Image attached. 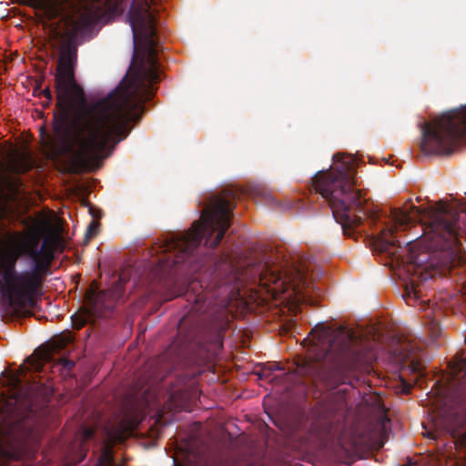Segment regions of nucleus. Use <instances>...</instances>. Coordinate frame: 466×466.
<instances>
[{"label":"nucleus","instance_id":"nucleus-25","mask_svg":"<svg viewBox=\"0 0 466 466\" xmlns=\"http://www.w3.org/2000/svg\"><path fill=\"white\" fill-rule=\"evenodd\" d=\"M431 405H432V406H436V405H437V403H435V401H432V402H431Z\"/></svg>","mask_w":466,"mask_h":466},{"label":"nucleus","instance_id":"nucleus-6","mask_svg":"<svg viewBox=\"0 0 466 466\" xmlns=\"http://www.w3.org/2000/svg\"><path fill=\"white\" fill-rule=\"evenodd\" d=\"M235 196L226 191L214 197L204 209L198 223L184 235L174 238L167 243L165 251L175 252L174 263L184 262L198 247L203 238L208 248H216L230 226V215L233 210Z\"/></svg>","mask_w":466,"mask_h":466},{"label":"nucleus","instance_id":"nucleus-2","mask_svg":"<svg viewBox=\"0 0 466 466\" xmlns=\"http://www.w3.org/2000/svg\"><path fill=\"white\" fill-rule=\"evenodd\" d=\"M62 228L51 216L30 218L26 227L0 243V291L14 308L30 305L62 248Z\"/></svg>","mask_w":466,"mask_h":466},{"label":"nucleus","instance_id":"nucleus-20","mask_svg":"<svg viewBox=\"0 0 466 466\" xmlns=\"http://www.w3.org/2000/svg\"><path fill=\"white\" fill-rule=\"evenodd\" d=\"M62 362L64 368H66V370H70L75 365V363L71 360H63Z\"/></svg>","mask_w":466,"mask_h":466},{"label":"nucleus","instance_id":"nucleus-16","mask_svg":"<svg viewBox=\"0 0 466 466\" xmlns=\"http://www.w3.org/2000/svg\"><path fill=\"white\" fill-rule=\"evenodd\" d=\"M51 351L46 348H39L35 350L34 357L42 362L49 361L51 359Z\"/></svg>","mask_w":466,"mask_h":466},{"label":"nucleus","instance_id":"nucleus-3","mask_svg":"<svg viewBox=\"0 0 466 466\" xmlns=\"http://www.w3.org/2000/svg\"><path fill=\"white\" fill-rule=\"evenodd\" d=\"M149 96V91L137 86H122L96 105L72 131L75 164L97 167L127 137L129 125L138 118L142 103Z\"/></svg>","mask_w":466,"mask_h":466},{"label":"nucleus","instance_id":"nucleus-5","mask_svg":"<svg viewBox=\"0 0 466 466\" xmlns=\"http://www.w3.org/2000/svg\"><path fill=\"white\" fill-rule=\"evenodd\" d=\"M449 207L441 202L435 208L421 209L417 207L394 209L391 212L392 225L383 228L378 238L379 247L382 251L390 252V248L397 242L394 232L405 229L410 223L418 220L428 225L424 228V244L428 250H449L456 240L454 222L448 220Z\"/></svg>","mask_w":466,"mask_h":466},{"label":"nucleus","instance_id":"nucleus-13","mask_svg":"<svg viewBox=\"0 0 466 466\" xmlns=\"http://www.w3.org/2000/svg\"><path fill=\"white\" fill-rule=\"evenodd\" d=\"M448 380L451 382L457 381L461 385L466 383V359L460 360L451 367V373Z\"/></svg>","mask_w":466,"mask_h":466},{"label":"nucleus","instance_id":"nucleus-23","mask_svg":"<svg viewBox=\"0 0 466 466\" xmlns=\"http://www.w3.org/2000/svg\"><path fill=\"white\" fill-rule=\"evenodd\" d=\"M44 92H45V94L46 95V96L50 97V96H51V92H50V90H49V89H46Z\"/></svg>","mask_w":466,"mask_h":466},{"label":"nucleus","instance_id":"nucleus-18","mask_svg":"<svg viewBox=\"0 0 466 466\" xmlns=\"http://www.w3.org/2000/svg\"><path fill=\"white\" fill-rule=\"evenodd\" d=\"M23 370H19L16 372L11 373L8 375V383L11 388L16 389L20 384V376L22 375Z\"/></svg>","mask_w":466,"mask_h":466},{"label":"nucleus","instance_id":"nucleus-10","mask_svg":"<svg viewBox=\"0 0 466 466\" xmlns=\"http://www.w3.org/2000/svg\"><path fill=\"white\" fill-rule=\"evenodd\" d=\"M311 342L327 352L345 354L351 351L355 337L350 329L339 328L332 329L327 326H316L311 330Z\"/></svg>","mask_w":466,"mask_h":466},{"label":"nucleus","instance_id":"nucleus-12","mask_svg":"<svg viewBox=\"0 0 466 466\" xmlns=\"http://www.w3.org/2000/svg\"><path fill=\"white\" fill-rule=\"evenodd\" d=\"M137 425V419L125 417L119 425L108 433L109 439L113 441H122L133 431Z\"/></svg>","mask_w":466,"mask_h":466},{"label":"nucleus","instance_id":"nucleus-15","mask_svg":"<svg viewBox=\"0 0 466 466\" xmlns=\"http://www.w3.org/2000/svg\"><path fill=\"white\" fill-rule=\"evenodd\" d=\"M90 314L86 311L78 312L71 317L73 327L76 329L82 328L89 319Z\"/></svg>","mask_w":466,"mask_h":466},{"label":"nucleus","instance_id":"nucleus-17","mask_svg":"<svg viewBox=\"0 0 466 466\" xmlns=\"http://www.w3.org/2000/svg\"><path fill=\"white\" fill-rule=\"evenodd\" d=\"M96 466H112V455L107 449L103 451Z\"/></svg>","mask_w":466,"mask_h":466},{"label":"nucleus","instance_id":"nucleus-19","mask_svg":"<svg viewBox=\"0 0 466 466\" xmlns=\"http://www.w3.org/2000/svg\"><path fill=\"white\" fill-rule=\"evenodd\" d=\"M97 228H98V223L95 220H93L89 225H88V228H87V230H86V237L88 238H92L94 237L96 232H97Z\"/></svg>","mask_w":466,"mask_h":466},{"label":"nucleus","instance_id":"nucleus-22","mask_svg":"<svg viewBox=\"0 0 466 466\" xmlns=\"http://www.w3.org/2000/svg\"><path fill=\"white\" fill-rule=\"evenodd\" d=\"M410 386H405L404 389H403V392L404 393H409L410 392Z\"/></svg>","mask_w":466,"mask_h":466},{"label":"nucleus","instance_id":"nucleus-9","mask_svg":"<svg viewBox=\"0 0 466 466\" xmlns=\"http://www.w3.org/2000/svg\"><path fill=\"white\" fill-rule=\"evenodd\" d=\"M260 289L259 297L267 300L269 297L274 299H289L294 295L298 300L300 299V293L305 286V273L299 269L293 268L280 277L278 268L267 265L259 276Z\"/></svg>","mask_w":466,"mask_h":466},{"label":"nucleus","instance_id":"nucleus-11","mask_svg":"<svg viewBox=\"0 0 466 466\" xmlns=\"http://www.w3.org/2000/svg\"><path fill=\"white\" fill-rule=\"evenodd\" d=\"M123 287L121 283H118L115 290H108V291H100L96 295H95L93 292H88L86 294V299L92 307V309L94 312L100 313L102 312L103 309H109L112 307L113 301L117 299L122 292Z\"/></svg>","mask_w":466,"mask_h":466},{"label":"nucleus","instance_id":"nucleus-4","mask_svg":"<svg viewBox=\"0 0 466 466\" xmlns=\"http://www.w3.org/2000/svg\"><path fill=\"white\" fill-rule=\"evenodd\" d=\"M335 167L314 177L316 190L329 204L334 218L341 225L345 234L347 228L359 226L362 218L351 215L353 208L359 209L365 199L361 191L356 187L354 177L355 157L350 155L334 156Z\"/></svg>","mask_w":466,"mask_h":466},{"label":"nucleus","instance_id":"nucleus-8","mask_svg":"<svg viewBox=\"0 0 466 466\" xmlns=\"http://www.w3.org/2000/svg\"><path fill=\"white\" fill-rule=\"evenodd\" d=\"M156 2L155 0H134L129 10L128 20L132 28L135 45L144 44L147 50V61L149 65L146 78L150 84L158 79L157 68V51L154 35L156 33Z\"/></svg>","mask_w":466,"mask_h":466},{"label":"nucleus","instance_id":"nucleus-24","mask_svg":"<svg viewBox=\"0 0 466 466\" xmlns=\"http://www.w3.org/2000/svg\"><path fill=\"white\" fill-rule=\"evenodd\" d=\"M92 434V432L90 431H86V437H89L90 435Z\"/></svg>","mask_w":466,"mask_h":466},{"label":"nucleus","instance_id":"nucleus-7","mask_svg":"<svg viewBox=\"0 0 466 466\" xmlns=\"http://www.w3.org/2000/svg\"><path fill=\"white\" fill-rule=\"evenodd\" d=\"M421 130V149L424 152H450L458 139H466V108L435 117L424 123Z\"/></svg>","mask_w":466,"mask_h":466},{"label":"nucleus","instance_id":"nucleus-21","mask_svg":"<svg viewBox=\"0 0 466 466\" xmlns=\"http://www.w3.org/2000/svg\"><path fill=\"white\" fill-rule=\"evenodd\" d=\"M410 263H415V264H420V263L423 262V260L422 259H418V260L415 259V260H410Z\"/></svg>","mask_w":466,"mask_h":466},{"label":"nucleus","instance_id":"nucleus-1","mask_svg":"<svg viewBox=\"0 0 466 466\" xmlns=\"http://www.w3.org/2000/svg\"><path fill=\"white\" fill-rule=\"evenodd\" d=\"M47 19L59 17L50 23L48 37L52 46L59 48L56 73V91L58 113L54 127L60 135H67L71 125L83 111L85 96L75 78L77 61L76 46L96 33L102 14L97 0L90 6H77L69 0H21Z\"/></svg>","mask_w":466,"mask_h":466},{"label":"nucleus","instance_id":"nucleus-14","mask_svg":"<svg viewBox=\"0 0 466 466\" xmlns=\"http://www.w3.org/2000/svg\"><path fill=\"white\" fill-rule=\"evenodd\" d=\"M73 340V336L70 332L63 333L57 337H56L52 342L51 346L54 350H61L66 347L68 343Z\"/></svg>","mask_w":466,"mask_h":466}]
</instances>
